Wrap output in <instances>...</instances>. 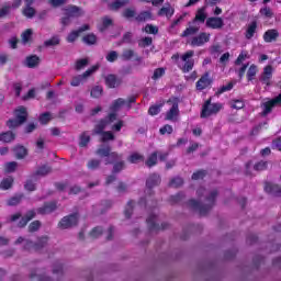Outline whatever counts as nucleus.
Here are the masks:
<instances>
[{"label": "nucleus", "mask_w": 281, "mask_h": 281, "mask_svg": "<svg viewBox=\"0 0 281 281\" xmlns=\"http://www.w3.org/2000/svg\"><path fill=\"white\" fill-rule=\"evenodd\" d=\"M95 155L98 157H105V166L112 167V175H120L122 170H126V161L124 159V154H120L117 151H112L111 146L100 147L95 150Z\"/></svg>", "instance_id": "obj_1"}, {"label": "nucleus", "mask_w": 281, "mask_h": 281, "mask_svg": "<svg viewBox=\"0 0 281 281\" xmlns=\"http://www.w3.org/2000/svg\"><path fill=\"white\" fill-rule=\"evenodd\" d=\"M216 196H218V190H213L205 198V204H201V202L191 199L187 202V205H189L191 210H198L200 216H207L212 207L216 205Z\"/></svg>", "instance_id": "obj_2"}, {"label": "nucleus", "mask_w": 281, "mask_h": 281, "mask_svg": "<svg viewBox=\"0 0 281 281\" xmlns=\"http://www.w3.org/2000/svg\"><path fill=\"white\" fill-rule=\"evenodd\" d=\"M14 119H9L7 121V126L10 131H14L19 128V126H23L25 122H27L29 113L27 108L20 105L13 111Z\"/></svg>", "instance_id": "obj_3"}, {"label": "nucleus", "mask_w": 281, "mask_h": 281, "mask_svg": "<svg viewBox=\"0 0 281 281\" xmlns=\"http://www.w3.org/2000/svg\"><path fill=\"white\" fill-rule=\"evenodd\" d=\"M123 19H126V21H136V23H146V21L153 20V13L150 11H140L137 13V11L134 8H126L122 12Z\"/></svg>", "instance_id": "obj_4"}, {"label": "nucleus", "mask_w": 281, "mask_h": 281, "mask_svg": "<svg viewBox=\"0 0 281 281\" xmlns=\"http://www.w3.org/2000/svg\"><path fill=\"white\" fill-rule=\"evenodd\" d=\"M222 109H223V104L212 103V98H210L202 105L200 117L205 119V117H210V115H216V113H218V111H221Z\"/></svg>", "instance_id": "obj_5"}, {"label": "nucleus", "mask_w": 281, "mask_h": 281, "mask_svg": "<svg viewBox=\"0 0 281 281\" xmlns=\"http://www.w3.org/2000/svg\"><path fill=\"white\" fill-rule=\"evenodd\" d=\"M117 120V113H110L104 119L99 120V122L94 125L93 134L100 135L104 133V128H106L110 124H113Z\"/></svg>", "instance_id": "obj_6"}, {"label": "nucleus", "mask_w": 281, "mask_h": 281, "mask_svg": "<svg viewBox=\"0 0 281 281\" xmlns=\"http://www.w3.org/2000/svg\"><path fill=\"white\" fill-rule=\"evenodd\" d=\"M47 240H49L47 236L40 237L37 243L26 239L23 249L24 251H41L47 245Z\"/></svg>", "instance_id": "obj_7"}, {"label": "nucleus", "mask_w": 281, "mask_h": 281, "mask_svg": "<svg viewBox=\"0 0 281 281\" xmlns=\"http://www.w3.org/2000/svg\"><path fill=\"white\" fill-rule=\"evenodd\" d=\"M167 104H170L171 108L169 111H167L165 120L172 122L175 117L179 116V98L171 97L169 100H167Z\"/></svg>", "instance_id": "obj_8"}, {"label": "nucleus", "mask_w": 281, "mask_h": 281, "mask_svg": "<svg viewBox=\"0 0 281 281\" xmlns=\"http://www.w3.org/2000/svg\"><path fill=\"white\" fill-rule=\"evenodd\" d=\"M78 218H80L78 213L64 216L58 223L59 229H69L71 227H76V225H78Z\"/></svg>", "instance_id": "obj_9"}, {"label": "nucleus", "mask_w": 281, "mask_h": 281, "mask_svg": "<svg viewBox=\"0 0 281 281\" xmlns=\"http://www.w3.org/2000/svg\"><path fill=\"white\" fill-rule=\"evenodd\" d=\"M192 56H194V50H188L181 56V60L183 64L182 67H180L182 74H190L192 69H194V59H192Z\"/></svg>", "instance_id": "obj_10"}, {"label": "nucleus", "mask_w": 281, "mask_h": 281, "mask_svg": "<svg viewBox=\"0 0 281 281\" xmlns=\"http://www.w3.org/2000/svg\"><path fill=\"white\" fill-rule=\"evenodd\" d=\"M146 223L149 232H164V229H168V227H170V225L166 222L161 223L159 226V224H157V215L155 214H150L147 217Z\"/></svg>", "instance_id": "obj_11"}, {"label": "nucleus", "mask_w": 281, "mask_h": 281, "mask_svg": "<svg viewBox=\"0 0 281 281\" xmlns=\"http://www.w3.org/2000/svg\"><path fill=\"white\" fill-rule=\"evenodd\" d=\"M278 105L281 106V92L273 99L262 103V109H263L261 112L262 117H267V115H269V113L273 111V108Z\"/></svg>", "instance_id": "obj_12"}, {"label": "nucleus", "mask_w": 281, "mask_h": 281, "mask_svg": "<svg viewBox=\"0 0 281 281\" xmlns=\"http://www.w3.org/2000/svg\"><path fill=\"white\" fill-rule=\"evenodd\" d=\"M65 16H69L70 19H80V16H85V10L76 4H69L61 8Z\"/></svg>", "instance_id": "obj_13"}, {"label": "nucleus", "mask_w": 281, "mask_h": 281, "mask_svg": "<svg viewBox=\"0 0 281 281\" xmlns=\"http://www.w3.org/2000/svg\"><path fill=\"white\" fill-rule=\"evenodd\" d=\"M205 43H210V33L201 32L198 36H193L190 41L191 47H203Z\"/></svg>", "instance_id": "obj_14"}, {"label": "nucleus", "mask_w": 281, "mask_h": 281, "mask_svg": "<svg viewBox=\"0 0 281 281\" xmlns=\"http://www.w3.org/2000/svg\"><path fill=\"white\" fill-rule=\"evenodd\" d=\"M212 78L210 77V72H204L202 77L196 81L195 89L198 91H204V89H207V87H212Z\"/></svg>", "instance_id": "obj_15"}, {"label": "nucleus", "mask_w": 281, "mask_h": 281, "mask_svg": "<svg viewBox=\"0 0 281 281\" xmlns=\"http://www.w3.org/2000/svg\"><path fill=\"white\" fill-rule=\"evenodd\" d=\"M161 183V176L151 173L146 180L147 194H153V188H157Z\"/></svg>", "instance_id": "obj_16"}, {"label": "nucleus", "mask_w": 281, "mask_h": 281, "mask_svg": "<svg viewBox=\"0 0 281 281\" xmlns=\"http://www.w3.org/2000/svg\"><path fill=\"white\" fill-rule=\"evenodd\" d=\"M58 210V203L56 201L45 202L43 206L37 209V214L45 216L52 214Z\"/></svg>", "instance_id": "obj_17"}, {"label": "nucleus", "mask_w": 281, "mask_h": 281, "mask_svg": "<svg viewBox=\"0 0 281 281\" xmlns=\"http://www.w3.org/2000/svg\"><path fill=\"white\" fill-rule=\"evenodd\" d=\"M271 78H273V67L268 65L263 68V72L261 74L259 80L262 82V85H266V87H271Z\"/></svg>", "instance_id": "obj_18"}, {"label": "nucleus", "mask_w": 281, "mask_h": 281, "mask_svg": "<svg viewBox=\"0 0 281 281\" xmlns=\"http://www.w3.org/2000/svg\"><path fill=\"white\" fill-rule=\"evenodd\" d=\"M225 22L221 16H211L206 19V27L211 30H223Z\"/></svg>", "instance_id": "obj_19"}, {"label": "nucleus", "mask_w": 281, "mask_h": 281, "mask_svg": "<svg viewBox=\"0 0 281 281\" xmlns=\"http://www.w3.org/2000/svg\"><path fill=\"white\" fill-rule=\"evenodd\" d=\"M89 30H91V26L89 24H83L78 30L71 31L66 37L67 43H76L78 36H80L82 32H89Z\"/></svg>", "instance_id": "obj_20"}, {"label": "nucleus", "mask_w": 281, "mask_h": 281, "mask_svg": "<svg viewBox=\"0 0 281 281\" xmlns=\"http://www.w3.org/2000/svg\"><path fill=\"white\" fill-rule=\"evenodd\" d=\"M263 190L267 194H271V196H281V186L279 184L266 182Z\"/></svg>", "instance_id": "obj_21"}, {"label": "nucleus", "mask_w": 281, "mask_h": 281, "mask_svg": "<svg viewBox=\"0 0 281 281\" xmlns=\"http://www.w3.org/2000/svg\"><path fill=\"white\" fill-rule=\"evenodd\" d=\"M256 32H258V21L254 20L246 26V31L244 33L245 38L247 41H251V38L256 36Z\"/></svg>", "instance_id": "obj_22"}, {"label": "nucleus", "mask_w": 281, "mask_h": 281, "mask_svg": "<svg viewBox=\"0 0 281 281\" xmlns=\"http://www.w3.org/2000/svg\"><path fill=\"white\" fill-rule=\"evenodd\" d=\"M280 38V32L276 29H269L263 33L265 43H273Z\"/></svg>", "instance_id": "obj_23"}, {"label": "nucleus", "mask_w": 281, "mask_h": 281, "mask_svg": "<svg viewBox=\"0 0 281 281\" xmlns=\"http://www.w3.org/2000/svg\"><path fill=\"white\" fill-rule=\"evenodd\" d=\"M105 85L109 89H115L122 85V79L117 78L115 75H108L105 77Z\"/></svg>", "instance_id": "obj_24"}, {"label": "nucleus", "mask_w": 281, "mask_h": 281, "mask_svg": "<svg viewBox=\"0 0 281 281\" xmlns=\"http://www.w3.org/2000/svg\"><path fill=\"white\" fill-rule=\"evenodd\" d=\"M33 218H36V211H34V210L27 211L26 214L18 223V227H20V228L25 227L27 225V223L30 221H32Z\"/></svg>", "instance_id": "obj_25"}, {"label": "nucleus", "mask_w": 281, "mask_h": 281, "mask_svg": "<svg viewBox=\"0 0 281 281\" xmlns=\"http://www.w3.org/2000/svg\"><path fill=\"white\" fill-rule=\"evenodd\" d=\"M24 65L29 69H34V68H36L37 65H41V57H38L37 55L27 56L25 58Z\"/></svg>", "instance_id": "obj_26"}, {"label": "nucleus", "mask_w": 281, "mask_h": 281, "mask_svg": "<svg viewBox=\"0 0 281 281\" xmlns=\"http://www.w3.org/2000/svg\"><path fill=\"white\" fill-rule=\"evenodd\" d=\"M16 139V134L12 131L0 133V142L3 144H12Z\"/></svg>", "instance_id": "obj_27"}, {"label": "nucleus", "mask_w": 281, "mask_h": 281, "mask_svg": "<svg viewBox=\"0 0 281 281\" xmlns=\"http://www.w3.org/2000/svg\"><path fill=\"white\" fill-rule=\"evenodd\" d=\"M13 151L16 159H25V157H27V148H25V146L16 145Z\"/></svg>", "instance_id": "obj_28"}, {"label": "nucleus", "mask_w": 281, "mask_h": 281, "mask_svg": "<svg viewBox=\"0 0 281 281\" xmlns=\"http://www.w3.org/2000/svg\"><path fill=\"white\" fill-rule=\"evenodd\" d=\"M158 155H159L158 151L151 153V154L147 157V159H146V161H145V166H147V168H154V166H157Z\"/></svg>", "instance_id": "obj_29"}, {"label": "nucleus", "mask_w": 281, "mask_h": 281, "mask_svg": "<svg viewBox=\"0 0 281 281\" xmlns=\"http://www.w3.org/2000/svg\"><path fill=\"white\" fill-rule=\"evenodd\" d=\"M157 14L159 16H167V19H171V16L175 14V9L168 4V7L160 8Z\"/></svg>", "instance_id": "obj_30"}, {"label": "nucleus", "mask_w": 281, "mask_h": 281, "mask_svg": "<svg viewBox=\"0 0 281 281\" xmlns=\"http://www.w3.org/2000/svg\"><path fill=\"white\" fill-rule=\"evenodd\" d=\"M23 196H24L23 193H20L9 198L7 200V205H9V207H14L15 205H19V203L23 201Z\"/></svg>", "instance_id": "obj_31"}, {"label": "nucleus", "mask_w": 281, "mask_h": 281, "mask_svg": "<svg viewBox=\"0 0 281 281\" xmlns=\"http://www.w3.org/2000/svg\"><path fill=\"white\" fill-rule=\"evenodd\" d=\"M82 43H85V45H95L98 43V36L93 33H88L82 37Z\"/></svg>", "instance_id": "obj_32"}, {"label": "nucleus", "mask_w": 281, "mask_h": 281, "mask_svg": "<svg viewBox=\"0 0 281 281\" xmlns=\"http://www.w3.org/2000/svg\"><path fill=\"white\" fill-rule=\"evenodd\" d=\"M124 104H126V100H124L123 98H119L113 101L110 106V111H112V113H117V111H120L121 106H124Z\"/></svg>", "instance_id": "obj_33"}, {"label": "nucleus", "mask_w": 281, "mask_h": 281, "mask_svg": "<svg viewBox=\"0 0 281 281\" xmlns=\"http://www.w3.org/2000/svg\"><path fill=\"white\" fill-rule=\"evenodd\" d=\"M52 172V168L48 165L41 166L34 173L33 177H46Z\"/></svg>", "instance_id": "obj_34"}, {"label": "nucleus", "mask_w": 281, "mask_h": 281, "mask_svg": "<svg viewBox=\"0 0 281 281\" xmlns=\"http://www.w3.org/2000/svg\"><path fill=\"white\" fill-rule=\"evenodd\" d=\"M128 3H131V0H114L110 4V10L117 11L120 10V8H124L125 5H128Z\"/></svg>", "instance_id": "obj_35"}, {"label": "nucleus", "mask_w": 281, "mask_h": 281, "mask_svg": "<svg viewBox=\"0 0 281 281\" xmlns=\"http://www.w3.org/2000/svg\"><path fill=\"white\" fill-rule=\"evenodd\" d=\"M199 30L201 27L199 26H189L181 33V38H188V36H194V34H198Z\"/></svg>", "instance_id": "obj_36"}, {"label": "nucleus", "mask_w": 281, "mask_h": 281, "mask_svg": "<svg viewBox=\"0 0 281 281\" xmlns=\"http://www.w3.org/2000/svg\"><path fill=\"white\" fill-rule=\"evenodd\" d=\"M99 135H101L100 142L102 144H106V142H113L115 139V134H113L111 131H105Z\"/></svg>", "instance_id": "obj_37"}, {"label": "nucleus", "mask_w": 281, "mask_h": 281, "mask_svg": "<svg viewBox=\"0 0 281 281\" xmlns=\"http://www.w3.org/2000/svg\"><path fill=\"white\" fill-rule=\"evenodd\" d=\"M205 19H207V14L205 13V8H201L196 11L195 18L193 19V23H205Z\"/></svg>", "instance_id": "obj_38"}, {"label": "nucleus", "mask_w": 281, "mask_h": 281, "mask_svg": "<svg viewBox=\"0 0 281 281\" xmlns=\"http://www.w3.org/2000/svg\"><path fill=\"white\" fill-rule=\"evenodd\" d=\"M257 74H258V66H256L255 64L250 65L246 74L248 82H251V80L256 78Z\"/></svg>", "instance_id": "obj_39"}, {"label": "nucleus", "mask_w": 281, "mask_h": 281, "mask_svg": "<svg viewBox=\"0 0 281 281\" xmlns=\"http://www.w3.org/2000/svg\"><path fill=\"white\" fill-rule=\"evenodd\" d=\"M183 199H186V193L178 192L176 195H171L169 198V203H171V205H177V203H181V201H183Z\"/></svg>", "instance_id": "obj_40"}, {"label": "nucleus", "mask_w": 281, "mask_h": 281, "mask_svg": "<svg viewBox=\"0 0 281 281\" xmlns=\"http://www.w3.org/2000/svg\"><path fill=\"white\" fill-rule=\"evenodd\" d=\"M127 161L130 164H139V161H144V155L139 153H133L127 157Z\"/></svg>", "instance_id": "obj_41"}, {"label": "nucleus", "mask_w": 281, "mask_h": 281, "mask_svg": "<svg viewBox=\"0 0 281 281\" xmlns=\"http://www.w3.org/2000/svg\"><path fill=\"white\" fill-rule=\"evenodd\" d=\"M13 183H14V178H12V177L4 178L0 182V190H10V188H12Z\"/></svg>", "instance_id": "obj_42"}, {"label": "nucleus", "mask_w": 281, "mask_h": 281, "mask_svg": "<svg viewBox=\"0 0 281 281\" xmlns=\"http://www.w3.org/2000/svg\"><path fill=\"white\" fill-rule=\"evenodd\" d=\"M267 168H269V161H266V160L257 161L254 165V170H256V172H262L267 170Z\"/></svg>", "instance_id": "obj_43"}, {"label": "nucleus", "mask_w": 281, "mask_h": 281, "mask_svg": "<svg viewBox=\"0 0 281 281\" xmlns=\"http://www.w3.org/2000/svg\"><path fill=\"white\" fill-rule=\"evenodd\" d=\"M56 45H60V37L57 35L44 42V47H56Z\"/></svg>", "instance_id": "obj_44"}, {"label": "nucleus", "mask_w": 281, "mask_h": 281, "mask_svg": "<svg viewBox=\"0 0 281 281\" xmlns=\"http://www.w3.org/2000/svg\"><path fill=\"white\" fill-rule=\"evenodd\" d=\"M40 123L45 126L48 122H52V112H44L38 116Z\"/></svg>", "instance_id": "obj_45"}, {"label": "nucleus", "mask_w": 281, "mask_h": 281, "mask_svg": "<svg viewBox=\"0 0 281 281\" xmlns=\"http://www.w3.org/2000/svg\"><path fill=\"white\" fill-rule=\"evenodd\" d=\"M234 89V82H228L226 86H222L215 92L216 95H223V93H227V91H232Z\"/></svg>", "instance_id": "obj_46"}, {"label": "nucleus", "mask_w": 281, "mask_h": 281, "mask_svg": "<svg viewBox=\"0 0 281 281\" xmlns=\"http://www.w3.org/2000/svg\"><path fill=\"white\" fill-rule=\"evenodd\" d=\"M135 205V202L133 200H130L125 206L124 215L126 218H131L133 216V207Z\"/></svg>", "instance_id": "obj_47"}, {"label": "nucleus", "mask_w": 281, "mask_h": 281, "mask_svg": "<svg viewBox=\"0 0 281 281\" xmlns=\"http://www.w3.org/2000/svg\"><path fill=\"white\" fill-rule=\"evenodd\" d=\"M162 108H164V103L151 105L148 109V114L149 115H159V113H161Z\"/></svg>", "instance_id": "obj_48"}, {"label": "nucleus", "mask_w": 281, "mask_h": 281, "mask_svg": "<svg viewBox=\"0 0 281 281\" xmlns=\"http://www.w3.org/2000/svg\"><path fill=\"white\" fill-rule=\"evenodd\" d=\"M248 58H249V52L241 50L240 54L238 55L237 59L235 60V65L236 66L243 65V61L247 60Z\"/></svg>", "instance_id": "obj_49"}, {"label": "nucleus", "mask_w": 281, "mask_h": 281, "mask_svg": "<svg viewBox=\"0 0 281 281\" xmlns=\"http://www.w3.org/2000/svg\"><path fill=\"white\" fill-rule=\"evenodd\" d=\"M143 32H145L146 34L157 35V34H159V27H157L153 24H146L145 27L143 29Z\"/></svg>", "instance_id": "obj_50"}, {"label": "nucleus", "mask_w": 281, "mask_h": 281, "mask_svg": "<svg viewBox=\"0 0 281 281\" xmlns=\"http://www.w3.org/2000/svg\"><path fill=\"white\" fill-rule=\"evenodd\" d=\"M89 142H91V136L87 135V132H83L80 135V142H79L80 148H85L86 146H88Z\"/></svg>", "instance_id": "obj_51"}, {"label": "nucleus", "mask_w": 281, "mask_h": 281, "mask_svg": "<svg viewBox=\"0 0 281 281\" xmlns=\"http://www.w3.org/2000/svg\"><path fill=\"white\" fill-rule=\"evenodd\" d=\"M150 45H153V37L150 36L143 37L138 42V47H142L143 49H145V47H150Z\"/></svg>", "instance_id": "obj_52"}, {"label": "nucleus", "mask_w": 281, "mask_h": 281, "mask_svg": "<svg viewBox=\"0 0 281 281\" xmlns=\"http://www.w3.org/2000/svg\"><path fill=\"white\" fill-rule=\"evenodd\" d=\"M183 186V178L176 177L169 181V188H181Z\"/></svg>", "instance_id": "obj_53"}, {"label": "nucleus", "mask_w": 281, "mask_h": 281, "mask_svg": "<svg viewBox=\"0 0 281 281\" xmlns=\"http://www.w3.org/2000/svg\"><path fill=\"white\" fill-rule=\"evenodd\" d=\"M104 93V89L101 86H95L91 89V98H100Z\"/></svg>", "instance_id": "obj_54"}, {"label": "nucleus", "mask_w": 281, "mask_h": 281, "mask_svg": "<svg viewBox=\"0 0 281 281\" xmlns=\"http://www.w3.org/2000/svg\"><path fill=\"white\" fill-rule=\"evenodd\" d=\"M87 65H89V59L88 58L78 59L75 64V69L77 71H80V69H85V67H87Z\"/></svg>", "instance_id": "obj_55"}, {"label": "nucleus", "mask_w": 281, "mask_h": 281, "mask_svg": "<svg viewBox=\"0 0 281 281\" xmlns=\"http://www.w3.org/2000/svg\"><path fill=\"white\" fill-rule=\"evenodd\" d=\"M231 109H235L236 111H240V109H245V101L238 100V99L231 101Z\"/></svg>", "instance_id": "obj_56"}, {"label": "nucleus", "mask_w": 281, "mask_h": 281, "mask_svg": "<svg viewBox=\"0 0 281 281\" xmlns=\"http://www.w3.org/2000/svg\"><path fill=\"white\" fill-rule=\"evenodd\" d=\"M101 164H102V161H100L99 159H91L88 161L87 168L89 170H98V168H100Z\"/></svg>", "instance_id": "obj_57"}, {"label": "nucleus", "mask_w": 281, "mask_h": 281, "mask_svg": "<svg viewBox=\"0 0 281 281\" xmlns=\"http://www.w3.org/2000/svg\"><path fill=\"white\" fill-rule=\"evenodd\" d=\"M259 14H261V16H265L266 19L273 18V11L269 7L261 8Z\"/></svg>", "instance_id": "obj_58"}, {"label": "nucleus", "mask_w": 281, "mask_h": 281, "mask_svg": "<svg viewBox=\"0 0 281 281\" xmlns=\"http://www.w3.org/2000/svg\"><path fill=\"white\" fill-rule=\"evenodd\" d=\"M135 56V50L133 49H124L122 55H121V58L123 60H131L132 58H134Z\"/></svg>", "instance_id": "obj_59"}, {"label": "nucleus", "mask_w": 281, "mask_h": 281, "mask_svg": "<svg viewBox=\"0 0 281 281\" xmlns=\"http://www.w3.org/2000/svg\"><path fill=\"white\" fill-rule=\"evenodd\" d=\"M162 76H166V69L165 68H156L154 70V75L151 76V79L159 80V78H162Z\"/></svg>", "instance_id": "obj_60"}, {"label": "nucleus", "mask_w": 281, "mask_h": 281, "mask_svg": "<svg viewBox=\"0 0 281 281\" xmlns=\"http://www.w3.org/2000/svg\"><path fill=\"white\" fill-rule=\"evenodd\" d=\"M38 229H41V221L36 220L33 221L30 225H29V232L31 234H34V232H38Z\"/></svg>", "instance_id": "obj_61"}, {"label": "nucleus", "mask_w": 281, "mask_h": 281, "mask_svg": "<svg viewBox=\"0 0 281 281\" xmlns=\"http://www.w3.org/2000/svg\"><path fill=\"white\" fill-rule=\"evenodd\" d=\"M172 132H173V128H172V125H170V124H166L159 128L160 135H166V133H167V135H172Z\"/></svg>", "instance_id": "obj_62"}, {"label": "nucleus", "mask_w": 281, "mask_h": 281, "mask_svg": "<svg viewBox=\"0 0 281 281\" xmlns=\"http://www.w3.org/2000/svg\"><path fill=\"white\" fill-rule=\"evenodd\" d=\"M19 164L16 161H10L5 164V172H16Z\"/></svg>", "instance_id": "obj_63"}, {"label": "nucleus", "mask_w": 281, "mask_h": 281, "mask_svg": "<svg viewBox=\"0 0 281 281\" xmlns=\"http://www.w3.org/2000/svg\"><path fill=\"white\" fill-rule=\"evenodd\" d=\"M54 276L63 277V265L60 262H56L53 266Z\"/></svg>", "instance_id": "obj_64"}]
</instances>
